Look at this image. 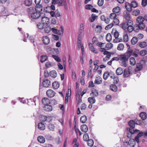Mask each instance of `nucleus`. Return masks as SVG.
<instances>
[{"label": "nucleus", "mask_w": 147, "mask_h": 147, "mask_svg": "<svg viewBox=\"0 0 147 147\" xmlns=\"http://www.w3.org/2000/svg\"><path fill=\"white\" fill-rule=\"evenodd\" d=\"M125 143L131 147H134L136 145L135 140L134 139H130L129 141H126Z\"/></svg>", "instance_id": "13"}, {"label": "nucleus", "mask_w": 147, "mask_h": 147, "mask_svg": "<svg viewBox=\"0 0 147 147\" xmlns=\"http://www.w3.org/2000/svg\"><path fill=\"white\" fill-rule=\"evenodd\" d=\"M42 104L44 106L50 104V100L46 98H44L42 100Z\"/></svg>", "instance_id": "25"}, {"label": "nucleus", "mask_w": 147, "mask_h": 147, "mask_svg": "<svg viewBox=\"0 0 147 147\" xmlns=\"http://www.w3.org/2000/svg\"><path fill=\"white\" fill-rule=\"evenodd\" d=\"M50 14L52 17H55L56 18L58 17L61 18V16L59 11L57 10L55 11H51L50 12Z\"/></svg>", "instance_id": "8"}, {"label": "nucleus", "mask_w": 147, "mask_h": 147, "mask_svg": "<svg viewBox=\"0 0 147 147\" xmlns=\"http://www.w3.org/2000/svg\"><path fill=\"white\" fill-rule=\"evenodd\" d=\"M76 100L78 102L77 106L82 102V98L83 96V92H82V90H80L76 93Z\"/></svg>", "instance_id": "5"}, {"label": "nucleus", "mask_w": 147, "mask_h": 147, "mask_svg": "<svg viewBox=\"0 0 147 147\" xmlns=\"http://www.w3.org/2000/svg\"><path fill=\"white\" fill-rule=\"evenodd\" d=\"M33 101L31 99L29 100L28 102V104L29 105H36V102H38L39 101V97L38 96H35L33 98Z\"/></svg>", "instance_id": "9"}, {"label": "nucleus", "mask_w": 147, "mask_h": 147, "mask_svg": "<svg viewBox=\"0 0 147 147\" xmlns=\"http://www.w3.org/2000/svg\"><path fill=\"white\" fill-rule=\"evenodd\" d=\"M59 83L57 82H54L52 83L53 88L55 89L58 88L59 87Z\"/></svg>", "instance_id": "32"}, {"label": "nucleus", "mask_w": 147, "mask_h": 147, "mask_svg": "<svg viewBox=\"0 0 147 147\" xmlns=\"http://www.w3.org/2000/svg\"><path fill=\"white\" fill-rule=\"evenodd\" d=\"M131 4L132 7L133 8L136 7L138 5V3L135 1H132L131 3Z\"/></svg>", "instance_id": "51"}, {"label": "nucleus", "mask_w": 147, "mask_h": 147, "mask_svg": "<svg viewBox=\"0 0 147 147\" xmlns=\"http://www.w3.org/2000/svg\"><path fill=\"white\" fill-rule=\"evenodd\" d=\"M45 127L42 123H40L38 125V128L41 130H44L45 129Z\"/></svg>", "instance_id": "35"}, {"label": "nucleus", "mask_w": 147, "mask_h": 147, "mask_svg": "<svg viewBox=\"0 0 147 147\" xmlns=\"http://www.w3.org/2000/svg\"><path fill=\"white\" fill-rule=\"evenodd\" d=\"M75 131L77 137L78 138V135L80 136L82 134L81 131L78 129H75Z\"/></svg>", "instance_id": "61"}, {"label": "nucleus", "mask_w": 147, "mask_h": 147, "mask_svg": "<svg viewBox=\"0 0 147 147\" xmlns=\"http://www.w3.org/2000/svg\"><path fill=\"white\" fill-rule=\"evenodd\" d=\"M124 48V45L121 43H119L118 44L117 49L120 51L123 50Z\"/></svg>", "instance_id": "48"}, {"label": "nucleus", "mask_w": 147, "mask_h": 147, "mask_svg": "<svg viewBox=\"0 0 147 147\" xmlns=\"http://www.w3.org/2000/svg\"><path fill=\"white\" fill-rule=\"evenodd\" d=\"M129 58L127 57L125 55H123L119 56L118 58L119 60H122L123 61H127Z\"/></svg>", "instance_id": "23"}, {"label": "nucleus", "mask_w": 147, "mask_h": 147, "mask_svg": "<svg viewBox=\"0 0 147 147\" xmlns=\"http://www.w3.org/2000/svg\"><path fill=\"white\" fill-rule=\"evenodd\" d=\"M27 13L32 18H36L38 17V14H36V15L35 16L34 14L36 11V7L34 8L33 7H30L27 9Z\"/></svg>", "instance_id": "4"}, {"label": "nucleus", "mask_w": 147, "mask_h": 147, "mask_svg": "<svg viewBox=\"0 0 147 147\" xmlns=\"http://www.w3.org/2000/svg\"><path fill=\"white\" fill-rule=\"evenodd\" d=\"M113 26V24L112 23L108 25L107 26L105 27V28L106 30H108L109 29L111 28Z\"/></svg>", "instance_id": "63"}, {"label": "nucleus", "mask_w": 147, "mask_h": 147, "mask_svg": "<svg viewBox=\"0 0 147 147\" xmlns=\"http://www.w3.org/2000/svg\"><path fill=\"white\" fill-rule=\"evenodd\" d=\"M117 16H118L117 14L113 12L110 14V17L111 19L113 20V19L116 18L117 17Z\"/></svg>", "instance_id": "54"}, {"label": "nucleus", "mask_w": 147, "mask_h": 147, "mask_svg": "<svg viewBox=\"0 0 147 147\" xmlns=\"http://www.w3.org/2000/svg\"><path fill=\"white\" fill-rule=\"evenodd\" d=\"M134 122L135 124L138 125H140L141 124L142 120H138L137 119H135Z\"/></svg>", "instance_id": "64"}, {"label": "nucleus", "mask_w": 147, "mask_h": 147, "mask_svg": "<svg viewBox=\"0 0 147 147\" xmlns=\"http://www.w3.org/2000/svg\"><path fill=\"white\" fill-rule=\"evenodd\" d=\"M123 70L121 67L118 68L116 70V73L118 75H121L123 73Z\"/></svg>", "instance_id": "37"}, {"label": "nucleus", "mask_w": 147, "mask_h": 147, "mask_svg": "<svg viewBox=\"0 0 147 147\" xmlns=\"http://www.w3.org/2000/svg\"><path fill=\"white\" fill-rule=\"evenodd\" d=\"M49 74L50 76L53 78H56L57 76V73L55 71H50Z\"/></svg>", "instance_id": "41"}, {"label": "nucleus", "mask_w": 147, "mask_h": 147, "mask_svg": "<svg viewBox=\"0 0 147 147\" xmlns=\"http://www.w3.org/2000/svg\"><path fill=\"white\" fill-rule=\"evenodd\" d=\"M88 45L90 49L92 52L95 53H98V50L94 47L92 44L89 43L88 44Z\"/></svg>", "instance_id": "16"}, {"label": "nucleus", "mask_w": 147, "mask_h": 147, "mask_svg": "<svg viewBox=\"0 0 147 147\" xmlns=\"http://www.w3.org/2000/svg\"><path fill=\"white\" fill-rule=\"evenodd\" d=\"M46 94L50 98H51L55 96V93L53 90L49 89L47 91Z\"/></svg>", "instance_id": "11"}, {"label": "nucleus", "mask_w": 147, "mask_h": 147, "mask_svg": "<svg viewBox=\"0 0 147 147\" xmlns=\"http://www.w3.org/2000/svg\"><path fill=\"white\" fill-rule=\"evenodd\" d=\"M128 49L125 53V55L129 58L132 55L133 51L130 49V47L129 45H128Z\"/></svg>", "instance_id": "17"}, {"label": "nucleus", "mask_w": 147, "mask_h": 147, "mask_svg": "<svg viewBox=\"0 0 147 147\" xmlns=\"http://www.w3.org/2000/svg\"><path fill=\"white\" fill-rule=\"evenodd\" d=\"M97 17V16L96 15L92 14L90 18L89 19V21L91 22H93L95 21Z\"/></svg>", "instance_id": "40"}, {"label": "nucleus", "mask_w": 147, "mask_h": 147, "mask_svg": "<svg viewBox=\"0 0 147 147\" xmlns=\"http://www.w3.org/2000/svg\"><path fill=\"white\" fill-rule=\"evenodd\" d=\"M48 128L50 131H53L55 128V126L52 124H50L49 125Z\"/></svg>", "instance_id": "50"}, {"label": "nucleus", "mask_w": 147, "mask_h": 147, "mask_svg": "<svg viewBox=\"0 0 147 147\" xmlns=\"http://www.w3.org/2000/svg\"><path fill=\"white\" fill-rule=\"evenodd\" d=\"M47 56L42 55L41 56L40 61L42 63H43L47 60Z\"/></svg>", "instance_id": "49"}, {"label": "nucleus", "mask_w": 147, "mask_h": 147, "mask_svg": "<svg viewBox=\"0 0 147 147\" xmlns=\"http://www.w3.org/2000/svg\"><path fill=\"white\" fill-rule=\"evenodd\" d=\"M102 82V78L100 76H98L96 78L94 82V83L96 84H101Z\"/></svg>", "instance_id": "21"}, {"label": "nucleus", "mask_w": 147, "mask_h": 147, "mask_svg": "<svg viewBox=\"0 0 147 147\" xmlns=\"http://www.w3.org/2000/svg\"><path fill=\"white\" fill-rule=\"evenodd\" d=\"M137 45L141 48H143L147 47V43L145 41H142L139 42Z\"/></svg>", "instance_id": "20"}, {"label": "nucleus", "mask_w": 147, "mask_h": 147, "mask_svg": "<svg viewBox=\"0 0 147 147\" xmlns=\"http://www.w3.org/2000/svg\"><path fill=\"white\" fill-rule=\"evenodd\" d=\"M38 141L40 143H44L45 141V140L44 137L41 136H38L37 138Z\"/></svg>", "instance_id": "26"}, {"label": "nucleus", "mask_w": 147, "mask_h": 147, "mask_svg": "<svg viewBox=\"0 0 147 147\" xmlns=\"http://www.w3.org/2000/svg\"><path fill=\"white\" fill-rule=\"evenodd\" d=\"M89 139V137L88 134L85 133L83 135V140L84 141H87Z\"/></svg>", "instance_id": "57"}, {"label": "nucleus", "mask_w": 147, "mask_h": 147, "mask_svg": "<svg viewBox=\"0 0 147 147\" xmlns=\"http://www.w3.org/2000/svg\"><path fill=\"white\" fill-rule=\"evenodd\" d=\"M128 124L130 128H134L135 127V123L133 120H130L128 122Z\"/></svg>", "instance_id": "34"}, {"label": "nucleus", "mask_w": 147, "mask_h": 147, "mask_svg": "<svg viewBox=\"0 0 147 147\" xmlns=\"http://www.w3.org/2000/svg\"><path fill=\"white\" fill-rule=\"evenodd\" d=\"M138 38L136 37H133L131 40V44L132 45L136 44L138 42Z\"/></svg>", "instance_id": "33"}, {"label": "nucleus", "mask_w": 147, "mask_h": 147, "mask_svg": "<svg viewBox=\"0 0 147 147\" xmlns=\"http://www.w3.org/2000/svg\"><path fill=\"white\" fill-rule=\"evenodd\" d=\"M129 20H128V21L123 23L121 24V27L124 30H126L127 29V27L129 24Z\"/></svg>", "instance_id": "18"}, {"label": "nucleus", "mask_w": 147, "mask_h": 147, "mask_svg": "<svg viewBox=\"0 0 147 147\" xmlns=\"http://www.w3.org/2000/svg\"><path fill=\"white\" fill-rule=\"evenodd\" d=\"M144 19L143 17L142 16H138L136 19V22L138 23L136 24V27H138L140 30L144 29L146 27V25L144 22Z\"/></svg>", "instance_id": "1"}, {"label": "nucleus", "mask_w": 147, "mask_h": 147, "mask_svg": "<svg viewBox=\"0 0 147 147\" xmlns=\"http://www.w3.org/2000/svg\"><path fill=\"white\" fill-rule=\"evenodd\" d=\"M113 47V45L110 42L106 44L105 48L107 50H109L111 49Z\"/></svg>", "instance_id": "46"}, {"label": "nucleus", "mask_w": 147, "mask_h": 147, "mask_svg": "<svg viewBox=\"0 0 147 147\" xmlns=\"http://www.w3.org/2000/svg\"><path fill=\"white\" fill-rule=\"evenodd\" d=\"M121 9L119 7H117L114 8L113 9V11L117 14L119 15V13L120 12Z\"/></svg>", "instance_id": "31"}, {"label": "nucleus", "mask_w": 147, "mask_h": 147, "mask_svg": "<svg viewBox=\"0 0 147 147\" xmlns=\"http://www.w3.org/2000/svg\"><path fill=\"white\" fill-rule=\"evenodd\" d=\"M24 3L26 6H29L32 3V0H25Z\"/></svg>", "instance_id": "39"}, {"label": "nucleus", "mask_w": 147, "mask_h": 147, "mask_svg": "<svg viewBox=\"0 0 147 147\" xmlns=\"http://www.w3.org/2000/svg\"><path fill=\"white\" fill-rule=\"evenodd\" d=\"M110 88L111 90L114 92H116L117 90V87L116 85H111L110 86Z\"/></svg>", "instance_id": "47"}, {"label": "nucleus", "mask_w": 147, "mask_h": 147, "mask_svg": "<svg viewBox=\"0 0 147 147\" xmlns=\"http://www.w3.org/2000/svg\"><path fill=\"white\" fill-rule=\"evenodd\" d=\"M42 41L45 44L48 45L50 42V39L47 36H43Z\"/></svg>", "instance_id": "27"}, {"label": "nucleus", "mask_w": 147, "mask_h": 147, "mask_svg": "<svg viewBox=\"0 0 147 147\" xmlns=\"http://www.w3.org/2000/svg\"><path fill=\"white\" fill-rule=\"evenodd\" d=\"M109 73L108 71H105L103 75V79L105 80H107L109 76Z\"/></svg>", "instance_id": "44"}, {"label": "nucleus", "mask_w": 147, "mask_h": 147, "mask_svg": "<svg viewBox=\"0 0 147 147\" xmlns=\"http://www.w3.org/2000/svg\"><path fill=\"white\" fill-rule=\"evenodd\" d=\"M42 84L44 87L48 88L51 85V82L48 79H44L43 81Z\"/></svg>", "instance_id": "12"}, {"label": "nucleus", "mask_w": 147, "mask_h": 147, "mask_svg": "<svg viewBox=\"0 0 147 147\" xmlns=\"http://www.w3.org/2000/svg\"><path fill=\"white\" fill-rule=\"evenodd\" d=\"M90 94L94 97H96L98 95V92L94 88H92L91 90V93Z\"/></svg>", "instance_id": "19"}, {"label": "nucleus", "mask_w": 147, "mask_h": 147, "mask_svg": "<svg viewBox=\"0 0 147 147\" xmlns=\"http://www.w3.org/2000/svg\"><path fill=\"white\" fill-rule=\"evenodd\" d=\"M114 36L115 39L114 40V42H120L122 41V39L121 38H119V33L117 31L114 33Z\"/></svg>", "instance_id": "10"}, {"label": "nucleus", "mask_w": 147, "mask_h": 147, "mask_svg": "<svg viewBox=\"0 0 147 147\" xmlns=\"http://www.w3.org/2000/svg\"><path fill=\"white\" fill-rule=\"evenodd\" d=\"M41 22L45 25H48L49 23V18L46 17H42Z\"/></svg>", "instance_id": "14"}, {"label": "nucleus", "mask_w": 147, "mask_h": 147, "mask_svg": "<svg viewBox=\"0 0 147 147\" xmlns=\"http://www.w3.org/2000/svg\"><path fill=\"white\" fill-rule=\"evenodd\" d=\"M45 25L42 23H39L37 24L38 28L40 29H42L44 28Z\"/></svg>", "instance_id": "53"}, {"label": "nucleus", "mask_w": 147, "mask_h": 147, "mask_svg": "<svg viewBox=\"0 0 147 147\" xmlns=\"http://www.w3.org/2000/svg\"><path fill=\"white\" fill-rule=\"evenodd\" d=\"M147 53V51L146 50H142L140 51V55L142 56L145 55Z\"/></svg>", "instance_id": "55"}, {"label": "nucleus", "mask_w": 147, "mask_h": 147, "mask_svg": "<svg viewBox=\"0 0 147 147\" xmlns=\"http://www.w3.org/2000/svg\"><path fill=\"white\" fill-rule=\"evenodd\" d=\"M52 3L53 4H57L59 6L65 5L66 4L64 0H52Z\"/></svg>", "instance_id": "7"}, {"label": "nucleus", "mask_w": 147, "mask_h": 147, "mask_svg": "<svg viewBox=\"0 0 147 147\" xmlns=\"http://www.w3.org/2000/svg\"><path fill=\"white\" fill-rule=\"evenodd\" d=\"M44 28L45 32L47 33H49L51 30V27L48 25H45Z\"/></svg>", "instance_id": "29"}, {"label": "nucleus", "mask_w": 147, "mask_h": 147, "mask_svg": "<svg viewBox=\"0 0 147 147\" xmlns=\"http://www.w3.org/2000/svg\"><path fill=\"white\" fill-rule=\"evenodd\" d=\"M140 116L143 120L146 119L147 117V115L146 113L142 112L140 114Z\"/></svg>", "instance_id": "30"}, {"label": "nucleus", "mask_w": 147, "mask_h": 147, "mask_svg": "<svg viewBox=\"0 0 147 147\" xmlns=\"http://www.w3.org/2000/svg\"><path fill=\"white\" fill-rule=\"evenodd\" d=\"M129 40V37L128 34H126L123 36V40L125 42H127Z\"/></svg>", "instance_id": "56"}, {"label": "nucleus", "mask_w": 147, "mask_h": 147, "mask_svg": "<svg viewBox=\"0 0 147 147\" xmlns=\"http://www.w3.org/2000/svg\"><path fill=\"white\" fill-rule=\"evenodd\" d=\"M143 67V65L141 63H138L136 64V67L135 69V71L137 72L140 71Z\"/></svg>", "instance_id": "15"}, {"label": "nucleus", "mask_w": 147, "mask_h": 147, "mask_svg": "<svg viewBox=\"0 0 147 147\" xmlns=\"http://www.w3.org/2000/svg\"><path fill=\"white\" fill-rule=\"evenodd\" d=\"M82 29H81L79 32L78 38V39L77 43L78 49V50H79L80 48H81L82 54L83 55V45L81 41L82 37Z\"/></svg>", "instance_id": "3"}, {"label": "nucleus", "mask_w": 147, "mask_h": 147, "mask_svg": "<svg viewBox=\"0 0 147 147\" xmlns=\"http://www.w3.org/2000/svg\"><path fill=\"white\" fill-rule=\"evenodd\" d=\"M42 7L41 5H39L38 6L36 7V11L34 13V14H35L34 15L36 16V14H37L38 13V17L36 18H32L33 19H38L42 15L44 14L43 13L40 12L42 11Z\"/></svg>", "instance_id": "6"}, {"label": "nucleus", "mask_w": 147, "mask_h": 147, "mask_svg": "<svg viewBox=\"0 0 147 147\" xmlns=\"http://www.w3.org/2000/svg\"><path fill=\"white\" fill-rule=\"evenodd\" d=\"M125 7L128 11H131L132 10V8L131 3L127 2L125 3Z\"/></svg>", "instance_id": "22"}, {"label": "nucleus", "mask_w": 147, "mask_h": 147, "mask_svg": "<svg viewBox=\"0 0 147 147\" xmlns=\"http://www.w3.org/2000/svg\"><path fill=\"white\" fill-rule=\"evenodd\" d=\"M124 18L127 20H130V15L129 13L126 11H124L123 13Z\"/></svg>", "instance_id": "24"}, {"label": "nucleus", "mask_w": 147, "mask_h": 147, "mask_svg": "<svg viewBox=\"0 0 147 147\" xmlns=\"http://www.w3.org/2000/svg\"><path fill=\"white\" fill-rule=\"evenodd\" d=\"M130 63L132 65L134 66L136 63L135 59L133 57H131L129 60Z\"/></svg>", "instance_id": "36"}, {"label": "nucleus", "mask_w": 147, "mask_h": 147, "mask_svg": "<svg viewBox=\"0 0 147 147\" xmlns=\"http://www.w3.org/2000/svg\"><path fill=\"white\" fill-rule=\"evenodd\" d=\"M106 39L107 41L108 42H110L112 39V36L110 33L107 34L106 36Z\"/></svg>", "instance_id": "45"}, {"label": "nucleus", "mask_w": 147, "mask_h": 147, "mask_svg": "<svg viewBox=\"0 0 147 147\" xmlns=\"http://www.w3.org/2000/svg\"><path fill=\"white\" fill-rule=\"evenodd\" d=\"M53 57L57 62H60L61 61V60L57 56L53 55H52Z\"/></svg>", "instance_id": "60"}, {"label": "nucleus", "mask_w": 147, "mask_h": 147, "mask_svg": "<svg viewBox=\"0 0 147 147\" xmlns=\"http://www.w3.org/2000/svg\"><path fill=\"white\" fill-rule=\"evenodd\" d=\"M102 29V27L101 26L99 25H97L95 28V30L97 32H101Z\"/></svg>", "instance_id": "52"}, {"label": "nucleus", "mask_w": 147, "mask_h": 147, "mask_svg": "<svg viewBox=\"0 0 147 147\" xmlns=\"http://www.w3.org/2000/svg\"><path fill=\"white\" fill-rule=\"evenodd\" d=\"M84 7L86 9L91 10L93 7L90 4H87Z\"/></svg>", "instance_id": "58"}, {"label": "nucleus", "mask_w": 147, "mask_h": 147, "mask_svg": "<svg viewBox=\"0 0 147 147\" xmlns=\"http://www.w3.org/2000/svg\"><path fill=\"white\" fill-rule=\"evenodd\" d=\"M86 142L88 145L89 146H92L94 144V141L92 139H89Z\"/></svg>", "instance_id": "43"}, {"label": "nucleus", "mask_w": 147, "mask_h": 147, "mask_svg": "<svg viewBox=\"0 0 147 147\" xmlns=\"http://www.w3.org/2000/svg\"><path fill=\"white\" fill-rule=\"evenodd\" d=\"M44 110L47 111H50L52 110V107L50 104L44 106Z\"/></svg>", "instance_id": "28"}, {"label": "nucleus", "mask_w": 147, "mask_h": 147, "mask_svg": "<svg viewBox=\"0 0 147 147\" xmlns=\"http://www.w3.org/2000/svg\"><path fill=\"white\" fill-rule=\"evenodd\" d=\"M129 24L128 25L127 29L128 31L129 32H131L133 31L134 30L136 32H139L140 30L137 28L136 27V24H135L133 27V25L134 23L131 20H129Z\"/></svg>", "instance_id": "2"}, {"label": "nucleus", "mask_w": 147, "mask_h": 147, "mask_svg": "<svg viewBox=\"0 0 147 147\" xmlns=\"http://www.w3.org/2000/svg\"><path fill=\"white\" fill-rule=\"evenodd\" d=\"M139 51L138 50H136L135 51L133 52L132 55L133 56L135 57H138V53Z\"/></svg>", "instance_id": "62"}, {"label": "nucleus", "mask_w": 147, "mask_h": 147, "mask_svg": "<svg viewBox=\"0 0 147 147\" xmlns=\"http://www.w3.org/2000/svg\"><path fill=\"white\" fill-rule=\"evenodd\" d=\"M113 22H114L115 24L117 25L119 24V20L117 18V17L113 19Z\"/></svg>", "instance_id": "59"}, {"label": "nucleus", "mask_w": 147, "mask_h": 147, "mask_svg": "<svg viewBox=\"0 0 147 147\" xmlns=\"http://www.w3.org/2000/svg\"><path fill=\"white\" fill-rule=\"evenodd\" d=\"M123 75L125 78L128 77L130 74V71L127 69H125L123 71Z\"/></svg>", "instance_id": "38"}, {"label": "nucleus", "mask_w": 147, "mask_h": 147, "mask_svg": "<svg viewBox=\"0 0 147 147\" xmlns=\"http://www.w3.org/2000/svg\"><path fill=\"white\" fill-rule=\"evenodd\" d=\"M88 101L91 104H93L96 102V100L94 97H89L88 98Z\"/></svg>", "instance_id": "42"}]
</instances>
